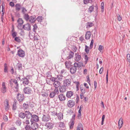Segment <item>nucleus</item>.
<instances>
[{
  "label": "nucleus",
  "instance_id": "f257e3e1",
  "mask_svg": "<svg viewBox=\"0 0 130 130\" xmlns=\"http://www.w3.org/2000/svg\"><path fill=\"white\" fill-rule=\"evenodd\" d=\"M11 80L13 84L10 81V84L11 87L12 88H14V90L15 91H18L19 88V85L17 80L15 79H11Z\"/></svg>",
  "mask_w": 130,
  "mask_h": 130
},
{
  "label": "nucleus",
  "instance_id": "f03ea898",
  "mask_svg": "<svg viewBox=\"0 0 130 130\" xmlns=\"http://www.w3.org/2000/svg\"><path fill=\"white\" fill-rule=\"evenodd\" d=\"M59 93L58 89V88H55L53 91L51 92L49 94V96L51 98H54L56 94H58Z\"/></svg>",
  "mask_w": 130,
  "mask_h": 130
},
{
  "label": "nucleus",
  "instance_id": "7ed1b4c3",
  "mask_svg": "<svg viewBox=\"0 0 130 130\" xmlns=\"http://www.w3.org/2000/svg\"><path fill=\"white\" fill-rule=\"evenodd\" d=\"M71 80L70 78L65 79L63 81V85L67 87H69L71 86Z\"/></svg>",
  "mask_w": 130,
  "mask_h": 130
},
{
  "label": "nucleus",
  "instance_id": "20e7f679",
  "mask_svg": "<svg viewBox=\"0 0 130 130\" xmlns=\"http://www.w3.org/2000/svg\"><path fill=\"white\" fill-rule=\"evenodd\" d=\"M42 119V121L45 122H47L50 119V116L48 115L47 114L43 115Z\"/></svg>",
  "mask_w": 130,
  "mask_h": 130
},
{
  "label": "nucleus",
  "instance_id": "39448f33",
  "mask_svg": "<svg viewBox=\"0 0 130 130\" xmlns=\"http://www.w3.org/2000/svg\"><path fill=\"white\" fill-rule=\"evenodd\" d=\"M23 90L25 93L28 94H30L32 91L31 88L29 87H26L24 88Z\"/></svg>",
  "mask_w": 130,
  "mask_h": 130
},
{
  "label": "nucleus",
  "instance_id": "423d86ee",
  "mask_svg": "<svg viewBox=\"0 0 130 130\" xmlns=\"http://www.w3.org/2000/svg\"><path fill=\"white\" fill-rule=\"evenodd\" d=\"M67 87L63 85L60 86L59 88V90L60 92L62 93L66 92V91Z\"/></svg>",
  "mask_w": 130,
  "mask_h": 130
},
{
  "label": "nucleus",
  "instance_id": "0eeeda50",
  "mask_svg": "<svg viewBox=\"0 0 130 130\" xmlns=\"http://www.w3.org/2000/svg\"><path fill=\"white\" fill-rule=\"evenodd\" d=\"M81 59V56L78 53L75 54L74 59L76 62H78Z\"/></svg>",
  "mask_w": 130,
  "mask_h": 130
},
{
  "label": "nucleus",
  "instance_id": "6e6552de",
  "mask_svg": "<svg viewBox=\"0 0 130 130\" xmlns=\"http://www.w3.org/2000/svg\"><path fill=\"white\" fill-rule=\"evenodd\" d=\"M21 81H22L23 84L25 86L28 85L29 83V80L26 77L22 78L21 79Z\"/></svg>",
  "mask_w": 130,
  "mask_h": 130
},
{
  "label": "nucleus",
  "instance_id": "1a4fd4ad",
  "mask_svg": "<svg viewBox=\"0 0 130 130\" xmlns=\"http://www.w3.org/2000/svg\"><path fill=\"white\" fill-rule=\"evenodd\" d=\"M18 56L21 57H23L25 55L24 51L21 49H19L18 51Z\"/></svg>",
  "mask_w": 130,
  "mask_h": 130
},
{
  "label": "nucleus",
  "instance_id": "9d476101",
  "mask_svg": "<svg viewBox=\"0 0 130 130\" xmlns=\"http://www.w3.org/2000/svg\"><path fill=\"white\" fill-rule=\"evenodd\" d=\"M24 29L25 30L29 31L31 30V26L29 23H27L23 25Z\"/></svg>",
  "mask_w": 130,
  "mask_h": 130
},
{
  "label": "nucleus",
  "instance_id": "9b49d317",
  "mask_svg": "<svg viewBox=\"0 0 130 130\" xmlns=\"http://www.w3.org/2000/svg\"><path fill=\"white\" fill-rule=\"evenodd\" d=\"M39 120V118L38 116L35 115H33L31 119V122L32 121L35 122H38Z\"/></svg>",
  "mask_w": 130,
  "mask_h": 130
},
{
  "label": "nucleus",
  "instance_id": "f8f14e48",
  "mask_svg": "<svg viewBox=\"0 0 130 130\" xmlns=\"http://www.w3.org/2000/svg\"><path fill=\"white\" fill-rule=\"evenodd\" d=\"M74 101L73 100H70L68 102L67 105L70 107H73L75 105Z\"/></svg>",
  "mask_w": 130,
  "mask_h": 130
},
{
  "label": "nucleus",
  "instance_id": "ddd939ff",
  "mask_svg": "<svg viewBox=\"0 0 130 130\" xmlns=\"http://www.w3.org/2000/svg\"><path fill=\"white\" fill-rule=\"evenodd\" d=\"M17 99L19 101H22L24 99L23 95L20 93L18 94L17 96Z\"/></svg>",
  "mask_w": 130,
  "mask_h": 130
},
{
  "label": "nucleus",
  "instance_id": "4468645a",
  "mask_svg": "<svg viewBox=\"0 0 130 130\" xmlns=\"http://www.w3.org/2000/svg\"><path fill=\"white\" fill-rule=\"evenodd\" d=\"M58 97L60 101H63L66 99V98L65 96L62 94H61L59 95Z\"/></svg>",
  "mask_w": 130,
  "mask_h": 130
},
{
  "label": "nucleus",
  "instance_id": "2eb2a0df",
  "mask_svg": "<svg viewBox=\"0 0 130 130\" xmlns=\"http://www.w3.org/2000/svg\"><path fill=\"white\" fill-rule=\"evenodd\" d=\"M45 126L47 127V128L48 129H50L53 128V124L52 123L48 122L45 124Z\"/></svg>",
  "mask_w": 130,
  "mask_h": 130
},
{
  "label": "nucleus",
  "instance_id": "dca6fc26",
  "mask_svg": "<svg viewBox=\"0 0 130 130\" xmlns=\"http://www.w3.org/2000/svg\"><path fill=\"white\" fill-rule=\"evenodd\" d=\"M123 124V119L121 117L120 118L118 123L119 128V129H120V128L122 127V126Z\"/></svg>",
  "mask_w": 130,
  "mask_h": 130
},
{
  "label": "nucleus",
  "instance_id": "f3484780",
  "mask_svg": "<svg viewBox=\"0 0 130 130\" xmlns=\"http://www.w3.org/2000/svg\"><path fill=\"white\" fill-rule=\"evenodd\" d=\"M1 91L3 93H4L6 91V87L5 85V82H3L2 83V87L1 88Z\"/></svg>",
  "mask_w": 130,
  "mask_h": 130
},
{
  "label": "nucleus",
  "instance_id": "a211bd4d",
  "mask_svg": "<svg viewBox=\"0 0 130 130\" xmlns=\"http://www.w3.org/2000/svg\"><path fill=\"white\" fill-rule=\"evenodd\" d=\"M38 127V125L36 123L33 122L31 124V128L33 130L36 129Z\"/></svg>",
  "mask_w": 130,
  "mask_h": 130
},
{
  "label": "nucleus",
  "instance_id": "6ab92c4d",
  "mask_svg": "<svg viewBox=\"0 0 130 130\" xmlns=\"http://www.w3.org/2000/svg\"><path fill=\"white\" fill-rule=\"evenodd\" d=\"M74 94V92L72 91H67V92L66 96L68 98H70Z\"/></svg>",
  "mask_w": 130,
  "mask_h": 130
},
{
  "label": "nucleus",
  "instance_id": "aec40b11",
  "mask_svg": "<svg viewBox=\"0 0 130 130\" xmlns=\"http://www.w3.org/2000/svg\"><path fill=\"white\" fill-rule=\"evenodd\" d=\"M36 20L35 16H32L30 17L28 21L30 23H32L35 22Z\"/></svg>",
  "mask_w": 130,
  "mask_h": 130
},
{
  "label": "nucleus",
  "instance_id": "412c9836",
  "mask_svg": "<svg viewBox=\"0 0 130 130\" xmlns=\"http://www.w3.org/2000/svg\"><path fill=\"white\" fill-rule=\"evenodd\" d=\"M5 106L6 110H8L9 108V105L8 104V101L7 99H6L5 100Z\"/></svg>",
  "mask_w": 130,
  "mask_h": 130
},
{
  "label": "nucleus",
  "instance_id": "4be33fe9",
  "mask_svg": "<svg viewBox=\"0 0 130 130\" xmlns=\"http://www.w3.org/2000/svg\"><path fill=\"white\" fill-rule=\"evenodd\" d=\"M91 32L89 31H87L86 33L85 36V38L87 40L89 39L91 36Z\"/></svg>",
  "mask_w": 130,
  "mask_h": 130
},
{
  "label": "nucleus",
  "instance_id": "5701e85b",
  "mask_svg": "<svg viewBox=\"0 0 130 130\" xmlns=\"http://www.w3.org/2000/svg\"><path fill=\"white\" fill-rule=\"evenodd\" d=\"M26 116L27 119H30L31 118L32 115L29 111H26Z\"/></svg>",
  "mask_w": 130,
  "mask_h": 130
},
{
  "label": "nucleus",
  "instance_id": "b1692460",
  "mask_svg": "<svg viewBox=\"0 0 130 130\" xmlns=\"http://www.w3.org/2000/svg\"><path fill=\"white\" fill-rule=\"evenodd\" d=\"M15 10L17 12L19 11L21 8L22 7L20 4H16L15 5Z\"/></svg>",
  "mask_w": 130,
  "mask_h": 130
},
{
  "label": "nucleus",
  "instance_id": "393cba45",
  "mask_svg": "<svg viewBox=\"0 0 130 130\" xmlns=\"http://www.w3.org/2000/svg\"><path fill=\"white\" fill-rule=\"evenodd\" d=\"M57 80H56L53 83L55 87V88H58L60 84V82L59 81H57Z\"/></svg>",
  "mask_w": 130,
  "mask_h": 130
},
{
  "label": "nucleus",
  "instance_id": "a878e982",
  "mask_svg": "<svg viewBox=\"0 0 130 130\" xmlns=\"http://www.w3.org/2000/svg\"><path fill=\"white\" fill-rule=\"evenodd\" d=\"M76 70L77 68L75 67L72 66L70 68V72L72 74H74L76 72Z\"/></svg>",
  "mask_w": 130,
  "mask_h": 130
},
{
  "label": "nucleus",
  "instance_id": "bb28decb",
  "mask_svg": "<svg viewBox=\"0 0 130 130\" xmlns=\"http://www.w3.org/2000/svg\"><path fill=\"white\" fill-rule=\"evenodd\" d=\"M65 63L66 67L67 68H69L71 66V62L69 61H66Z\"/></svg>",
  "mask_w": 130,
  "mask_h": 130
},
{
  "label": "nucleus",
  "instance_id": "cd10ccee",
  "mask_svg": "<svg viewBox=\"0 0 130 130\" xmlns=\"http://www.w3.org/2000/svg\"><path fill=\"white\" fill-rule=\"evenodd\" d=\"M18 116L20 118L23 119L26 116L25 113L23 112H21L19 113Z\"/></svg>",
  "mask_w": 130,
  "mask_h": 130
},
{
  "label": "nucleus",
  "instance_id": "c85d7f7f",
  "mask_svg": "<svg viewBox=\"0 0 130 130\" xmlns=\"http://www.w3.org/2000/svg\"><path fill=\"white\" fill-rule=\"evenodd\" d=\"M21 121L19 118L16 121L15 123L16 125L18 126H20L21 124Z\"/></svg>",
  "mask_w": 130,
  "mask_h": 130
},
{
  "label": "nucleus",
  "instance_id": "c756f323",
  "mask_svg": "<svg viewBox=\"0 0 130 130\" xmlns=\"http://www.w3.org/2000/svg\"><path fill=\"white\" fill-rule=\"evenodd\" d=\"M74 55V53L71 51H70L69 53V55L67 57L68 59H70L71 58L73 57Z\"/></svg>",
  "mask_w": 130,
  "mask_h": 130
},
{
  "label": "nucleus",
  "instance_id": "7c9ffc66",
  "mask_svg": "<svg viewBox=\"0 0 130 130\" xmlns=\"http://www.w3.org/2000/svg\"><path fill=\"white\" fill-rule=\"evenodd\" d=\"M74 123V121L71 120L70 122L69 123V125L70 129H71L73 127Z\"/></svg>",
  "mask_w": 130,
  "mask_h": 130
},
{
  "label": "nucleus",
  "instance_id": "2f4dec72",
  "mask_svg": "<svg viewBox=\"0 0 130 130\" xmlns=\"http://www.w3.org/2000/svg\"><path fill=\"white\" fill-rule=\"evenodd\" d=\"M63 77V76L62 75H59L57 76V77H56V80L61 81L62 80Z\"/></svg>",
  "mask_w": 130,
  "mask_h": 130
},
{
  "label": "nucleus",
  "instance_id": "473e14b6",
  "mask_svg": "<svg viewBox=\"0 0 130 130\" xmlns=\"http://www.w3.org/2000/svg\"><path fill=\"white\" fill-rule=\"evenodd\" d=\"M77 130H83V126L82 124H78Z\"/></svg>",
  "mask_w": 130,
  "mask_h": 130
},
{
  "label": "nucleus",
  "instance_id": "72a5a7b5",
  "mask_svg": "<svg viewBox=\"0 0 130 130\" xmlns=\"http://www.w3.org/2000/svg\"><path fill=\"white\" fill-rule=\"evenodd\" d=\"M57 117L60 120L62 119H63V114L60 112H59L58 114Z\"/></svg>",
  "mask_w": 130,
  "mask_h": 130
},
{
  "label": "nucleus",
  "instance_id": "f704fd0d",
  "mask_svg": "<svg viewBox=\"0 0 130 130\" xmlns=\"http://www.w3.org/2000/svg\"><path fill=\"white\" fill-rule=\"evenodd\" d=\"M24 18L25 20L27 21H28L30 17L28 14H24Z\"/></svg>",
  "mask_w": 130,
  "mask_h": 130
},
{
  "label": "nucleus",
  "instance_id": "c9c22d12",
  "mask_svg": "<svg viewBox=\"0 0 130 130\" xmlns=\"http://www.w3.org/2000/svg\"><path fill=\"white\" fill-rule=\"evenodd\" d=\"M41 95L42 96L46 98L48 96V94L46 92H42L41 93Z\"/></svg>",
  "mask_w": 130,
  "mask_h": 130
},
{
  "label": "nucleus",
  "instance_id": "e433bc0d",
  "mask_svg": "<svg viewBox=\"0 0 130 130\" xmlns=\"http://www.w3.org/2000/svg\"><path fill=\"white\" fill-rule=\"evenodd\" d=\"M59 125V127L61 128H63L64 127V123L62 122H59L58 124Z\"/></svg>",
  "mask_w": 130,
  "mask_h": 130
},
{
  "label": "nucleus",
  "instance_id": "4c0bfd02",
  "mask_svg": "<svg viewBox=\"0 0 130 130\" xmlns=\"http://www.w3.org/2000/svg\"><path fill=\"white\" fill-rule=\"evenodd\" d=\"M43 17L42 16H38L36 18V20L39 22H41L43 20Z\"/></svg>",
  "mask_w": 130,
  "mask_h": 130
},
{
  "label": "nucleus",
  "instance_id": "58836bf2",
  "mask_svg": "<svg viewBox=\"0 0 130 130\" xmlns=\"http://www.w3.org/2000/svg\"><path fill=\"white\" fill-rule=\"evenodd\" d=\"M24 109L25 110L28 109H29V105L28 104L24 103L23 104Z\"/></svg>",
  "mask_w": 130,
  "mask_h": 130
},
{
  "label": "nucleus",
  "instance_id": "ea45409f",
  "mask_svg": "<svg viewBox=\"0 0 130 130\" xmlns=\"http://www.w3.org/2000/svg\"><path fill=\"white\" fill-rule=\"evenodd\" d=\"M17 22L18 23V24H23V20L21 18H19L18 19Z\"/></svg>",
  "mask_w": 130,
  "mask_h": 130
},
{
  "label": "nucleus",
  "instance_id": "a19ab883",
  "mask_svg": "<svg viewBox=\"0 0 130 130\" xmlns=\"http://www.w3.org/2000/svg\"><path fill=\"white\" fill-rule=\"evenodd\" d=\"M17 66L19 70H21L22 69V64L21 63H18L17 64Z\"/></svg>",
  "mask_w": 130,
  "mask_h": 130
},
{
  "label": "nucleus",
  "instance_id": "79ce46f5",
  "mask_svg": "<svg viewBox=\"0 0 130 130\" xmlns=\"http://www.w3.org/2000/svg\"><path fill=\"white\" fill-rule=\"evenodd\" d=\"M4 72L5 73H7L8 72V71L7 70V67L6 63H5L4 64Z\"/></svg>",
  "mask_w": 130,
  "mask_h": 130
},
{
  "label": "nucleus",
  "instance_id": "37998d69",
  "mask_svg": "<svg viewBox=\"0 0 130 130\" xmlns=\"http://www.w3.org/2000/svg\"><path fill=\"white\" fill-rule=\"evenodd\" d=\"M92 1V0H84V3L85 4H87L89 3H91Z\"/></svg>",
  "mask_w": 130,
  "mask_h": 130
},
{
  "label": "nucleus",
  "instance_id": "c03bdc74",
  "mask_svg": "<svg viewBox=\"0 0 130 130\" xmlns=\"http://www.w3.org/2000/svg\"><path fill=\"white\" fill-rule=\"evenodd\" d=\"M94 6H90L89 9V11L90 13L92 12L93 11L94 9Z\"/></svg>",
  "mask_w": 130,
  "mask_h": 130
},
{
  "label": "nucleus",
  "instance_id": "a18cd8bd",
  "mask_svg": "<svg viewBox=\"0 0 130 130\" xmlns=\"http://www.w3.org/2000/svg\"><path fill=\"white\" fill-rule=\"evenodd\" d=\"M85 51L87 54L89 53V47L86 45L85 46Z\"/></svg>",
  "mask_w": 130,
  "mask_h": 130
},
{
  "label": "nucleus",
  "instance_id": "49530a36",
  "mask_svg": "<svg viewBox=\"0 0 130 130\" xmlns=\"http://www.w3.org/2000/svg\"><path fill=\"white\" fill-rule=\"evenodd\" d=\"M17 27L19 29L21 30H22L24 28V27H23V26H22V24H18Z\"/></svg>",
  "mask_w": 130,
  "mask_h": 130
},
{
  "label": "nucleus",
  "instance_id": "de8ad7c7",
  "mask_svg": "<svg viewBox=\"0 0 130 130\" xmlns=\"http://www.w3.org/2000/svg\"><path fill=\"white\" fill-rule=\"evenodd\" d=\"M33 30L35 32H36V30H37L38 28L37 25L36 24H35L33 25Z\"/></svg>",
  "mask_w": 130,
  "mask_h": 130
},
{
  "label": "nucleus",
  "instance_id": "09e8293b",
  "mask_svg": "<svg viewBox=\"0 0 130 130\" xmlns=\"http://www.w3.org/2000/svg\"><path fill=\"white\" fill-rule=\"evenodd\" d=\"M21 9H22V13L23 14H26V12L27 11V10H26V8L24 7H22Z\"/></svg>",
  "mask_w": 130,
  "mask_h": 130
},
{
  "label": "nucleus",
  "instance_id": "8fccbe9b",
  "mask_svg": "<svg viewBox=\"0 0 130 130\" xmlns=\"http://www.w3.org/2000/svg\"><path fill=\"white\" fill-rule=\"evenodd\" d=\"M17 108L16 106V103L15 101L13 103L12 106V109L13 110H15Z\"/></svg>",
  "mask_w": 130,
  "mask_h": 130
},
{
  "label": "nucleus",
  "instance_id": "3c124183",
  "mask_svg": "<svg viewBox=\"0 0 130 130\" xmlns=\"http://www.w3.org/2000/svg\"><path fill=\"white\" fill-rule=\"evenodd\" d=\"M80 90L82 93L81 94H84L85 93V89L83 87H81V85L80 86Z\"/></svg>",
  "mask_w": 130,
  "mask_h": 130
},
{
  "label": "nucleus",
  "instance_id": "603ef678",
  "mask_svg": "<svg viewBox=\"0 0 130 130\" xmlns=\"http://www.w3.org/2000/svg\"><path fill=\"white\" fill-rule=\"evenodd\" d=\"M14 40L15 41L18 42H20L21 41V40L20 39L19 37H15L14 38Z\"/></svg>",
  "mask_w": 130,
  "mask_h": 130
},
{
  "label": "nucleus",
  "instance_id": "864d4df0",
  "mask_svg": "<svg viewBox=\"0 0 130 130\" xmlns=\"http://www.w3.org/2000/svg\"><path fill=\"white\" fill-rule=\"evenodd\" d=\"M93 42H94V41L93 39H92L91 40V43L90 44V49H91L93 45Z\"/></svg>",
  "mask_w": 130,
  "mask_h": 130
},
{
  "label": "nucleus",
  "instance_id": "5fc2aeb1",
  "mask_svg": "<svg viewBox=\"0 0 130 130\" xmlns=\"http://www.w3.org/2000/svg\"><path fill=\"white\" fill-rule=\"evenodd\" d=\"M73 83L76 84V87H79V83L78 81H74L73 82Z\"/></svg>",
  "mask_w": 130,
  "mask_h": 130
},
{
  "label": "nucleus",
  "instance_id": "6e6d98bb",
  "mask_svg": "<svg viewBox=\"0 0 130 130\" xmlns=\"http://www.w3.org/2000/svg\"><path fill=\"white\" fill-rule=\"evenodd\" d=\"M104 49V47L103 46L101 45H100L99 46L98 50L100 52H101V51L102 50Z\"/></svg>",
  "mask_w": 130,
  "mask_h": 130
},
{
  "label": "nucleus",
  "instance_id": "4d7b16f0",
  "mask_svg": "<svg viewBox=\"0 0 130 130\" xmlns=\"http://www.w3.org/2000/svg\"><path fill=\"white\" fill-rule=\"evenodd\" d=\"M25 128L26 130H31V127L28 125H26Z\"/></svg>",
  "mask_w": 130,
  "mask_h": 130
},
{
  "label": "nucleus",
  "instance_id": "13d9d810",
  "mask_svg": "<svg viewBox=\"0 0 130 130\" xmlns=\"http://www.w3.org/2000/svg\"><path fill=\"white\" fill-rule=\"evenodd\" d=\"M101 9H102V12H103L104 10V3L103 2H102L101 4Z\"/></svg>",
  "mask_w": 130,
  "mask_h": 130
},
{
  "label": "nucleus",
  "instance_id": "bf43d9fd",
  "mask_svg": "<svg viewBox=\"0 0 130 130\" xmlns=\"http://www.w3.org/2000/svg\"><path fill=\"white\" fill-rule=\"evenodd\" d=\"M84 59L85 60V63H86L87 62V61L88 60V56L87 55H85L84 57Z\"/></svg>",
  "mask_w": 130,
  "mask_h": 130
},
{
  "label": "nucleus",
  "instance_id": "052dcab7",
  "mask_svg": "<svg viewBox=\"0 0 130 130\" xmlns=\"http://www.w3.org/2000/svg\"><path fill=\"white\" fill-rule=\"evenodd\" d=\"M3 120L6 121H7L8 120V118L6 115L3 116Z\"/></svg>",
  "mask_w": 130,
  "mask_h": 130
},
{
  "label": "nucleus",
  "instance_id": "680f3d73",
  "mask_svg": "<svg viewBox=\"0 0 130 130\" xmlns=\"http://www.w3.org/2000/svg\"><path fill=\"white\" fill-rule=\"evenodd\" d=\"M50 80L53 82H55L56 80V77L55 78V77H52L50 78Z\"/></svg>",
  "mask_w": 130,
  "mask_h": 130
},
{
  "label": "nucleus",
  "instance_id": "e2e57ef3",
  "mask_svg": "<svg viewBox=\"0 0 130 130\" xmlns=\"http://www.w3.org/2000/svg\"><path fill=\"white\" fill-rule=\"evenodd\" d=\"M93 23L92 22L88 23L87 26H89V27H91L92 26Z\"/></svg>",
  "mask_w": 130,
  "mask_h": 130
},
{
  "label": "nucleus",
  "instance_id": "0e129e2a",
  "mask_svg": "<svg viewBox=\"0 0 130 130\" xmlns=\"http://www.w3.org/2000/svg\"><path fill=\"white\" fill-rule=\"evenodd\" d=\"M117 17L118 20L119 21H120L122 19V18L121 16L119 14H118L117 15Z\"/></svg>",
  "mask_w": 130,
  "mask_h": 130
},
{
  "label": "nucleus",
  "instance_id": "69168bd1",
  "mask_svg": "<svg viewBox=\"0 0 130 130\" xmlns=\"http://www.w3.org/2000/svg\"><path fill=\"white\" fill-rule=\"evenodd\" d=\"M127 61L130 63V54H127Z\"/></svg>",
  "mask_w": 130,
  "mask_h": 130
},
{
  "label": "nucleus",
  "instance_id": "338daca9",
  "mask_svg": "<svg viewBox=\"0 0 130 130\" xmlns=\"http://www.w3.org/2000/svg\"><path fill=\"white\" fill-rule=\"evenodd\" d=\"M17 33L15 32H13L12 34V36L13 38L17 36Z\"/></svg>",
  "mask_w": 130,
  "mask_h": 130
},
{
  "label": "nucleus",
  "instance_id": "774afa93",
  "mask_svg": "<svg viewBox=\"0 0 130 130\" xmlns=\"http://www.w3.org/2000/svg\"><path fill=\"white\" fill-rule=\"evenodd\" d=\"M46 75L47 77H50L51 76V73L49 71L47 72L46 74Z\"/></svg>",
  "mask_w": 130,
  "mask_h": 130
}]
</instances>
